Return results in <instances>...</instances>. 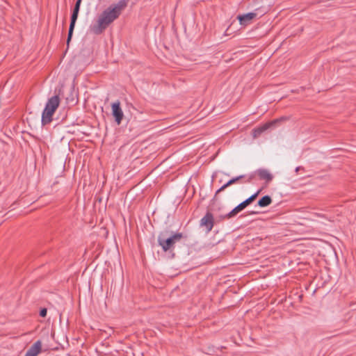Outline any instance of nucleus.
I'll use <instances>...</instances> for the list:
<instances>
[{"label": "nucleus", "instance_id": "nucleus-1", "mask_svg": "<svg viewBox=\"0 0 356 356\" xmlns=\"http://www.w3.org/2000/svg\"><path fill=\"white\" fill-rule=\"evenodd\" d=\"M130 0H120L105 9L99 15L97 22L90 26V31L95 35L102 34L105 29L128 6Z\"/></svg>", "mask_w": 356, "mask_h": 356}, {"label": "nucleus", "instance_id": "nucleus-2", "mask_svg": "<svg viewBox=\"0 0 356 356\" xmlns=\"http://www.w3.org/2000/svg\"><path fill=\"white\" fill-rule=\"evenodd\" d=\"M168 230L162 232L159 234L157 238L159 245L165 252L172 251L175 248V244L184 237L183 234L180 232L172 233L168 236Z\"/></svg>", "mask_w": 356, "mask_h": 356}, {"label": "nucleus", "instance_id": "nucleus-3", "mask_svg": "<svg viewBox=\"0 0 356 356\" xmlns=\"http://www.w3.org/2000/svg\"><path fill=\"white\" fill-rule=\"evenodd\" d=\"M59 95H56L48 99L45 107L42 113L41 122L42 125H47L53 120V115L60 105Z\"/></svg>", "mask_w": 356, "mask_h": 356}, {"label": "nucleus", "instance_id": "nucleus-4", "mask_svg": "<svg viewBox=\"0 0 356 356\" xmlns=\"http://www.w3.org/2000/svg\"><path fill=\"white\" fill-rule=\"evenodd\" d=\"M112 115L115 118V122L118 125L122 123V120L124 118V113L120 106V101H116L111 104Z\"/></svg>", "mask_w": 356, "mask_h": 356}, {"label": "nucleus", "instance_id": "nucleus-5", "mask_svg": "<svg viewBox=\"0 0 356 356\" xmlns=\"http://www.w3.org/2000/svg\"><path fill=\"white\" fill-rule=\"evenodd\" d=\"M79 9L74 8L73 11H72V15H71L70 24V27H69L68 34H67V47H69L70 42V41L72 40V38L73 31H74V27H75V24H76V22L77 20L78 15H79Z\"/></svg>", "mask_w": 356, "mask_h": 356}, {"label": "nucleus", "instance_id": "nucleus-6", "mask_svg": "<svg viewBox=\"0 0 356 356\" xmlns=\"http://www.w3.org/2000/svg\"><path fill=\"white\" fill-rule=\"evenodd\" d=\"M281 120H282V118L275 119V120H272L270 122H266V123L264 124L263 125H261V126H260V127H259L257 128L254 129L252 130V136H253V137L254 138L259 137L264 131H266L267 129H268L271 127L274 126L275 124H276L277 123H278Z\"/></svg>", "mask_w": 356, "mask_h": 356}, {"label": "nucleus", "instance_id": "nucleus-7", "mask_svg": "<svg viewBox=\"0 0 356 356\" xmlns=\"http://www.w3.org/2000/svg\"><path fill=\"white\" fill-rule=\"evenodd\" d=\"M257 16V13L256 12H251L243 15H238L236 18L241 26H246L252 24V20L256 18Z\"/></svg>", "mask_w": 356, "mask_h": 356}, {"label": "nucleus", "instance_id": "nucleus-8", "mask_svg": "<svg viewBox=\"0 0 356 356\" xmlns=\"http://www.w3.org/2000/svg\"><path fill=\"white\" fill-rule=\"evenodd\" d=\"M214 225L213 216L211 213L207 212L200 220V226L205 227L207 232H209L213 229Z\"/></svg>", "mask_w": 356, "mask_h": 356}, {"label": "nucleus", "instance_id": "nucleus-9", "mask_svg": "<svg viewBox=\"0 0 356 356\" xmlns=\"http://www.w3.org/2000/svg\"><path fill=\"white\" fill-rule=\"evenodd\" d=\"M42 350V342L40 340L35 341L26 351L24 356H38Z\"/></svg>", "mask_w": 356, "mask_h": 356}, {"label": "nucleus", "instance_id": "nucleus-10", "mask_svg": "<svg viewBox=\"0 0 356 356\" xmlns=\"http://www.w3.org/2000/svg\"><path fill=\"white\" fill-rule=\"evenodd\" d=\"M257 174L260 179L265 180L267 183L271 181L273 178V175L266 169H259Z\"/></svg>", "mask_w": 356, "mask_h": 356}, {"label": "nucleus", "instance_id": "nucleus-11", "mask_svg": "<svg viewBox=\"0 0 356 356\" xmlns=\"http://www.w3.org/2000/svg\"><path fill=\"white\" fill-rule=\"evenodd\" d=\"M245 177V175H239L236 177H233L232 179H229L226 184H225L223 186H222L216 192L215 197L221 191H224L226 188L231 186L232 184H234L236 183L238 180L241 179H243Z\"/></svg>", "mask_w": 356, "mask_h": 356}, {"label": "nucleus", "instance_id": "nucleus-12", "mask_svg": "<svg viewBox=\"0 0 356 356\" xmlns=\"http://www.w3.org/2000/svg\"><path fill=\"white\" fill-rule=\"evenodd\" d=\"M246 207L244 205L243 202L240 203L235 208H234L230 212L227 213L224 218H231L236 216L239 212L243 211Z\"/></svg>", "mask_w": 356, "mask_h": 356}, {"label": "nucleus", "instance_id": "nucleus-13", "mask_svg": "<svg viewBox=\"0 0 356 356\" xmlns=\"http://www.w3.org/2000/svg\"><path fill=\"white\" fill-rule=\"evenodd\" d=\"M246 207L244 205L243 202L240 203L235 208H234L230 212L227 213L224 218H231L236 216L239 212L243 211Z\"/></svg>", "mask_w": 356, "mask_h": 356}, {"label": "nucleus", "instance_id": "nucleus-14", "mask_svg": "<svg viewBox=\"0 0 356 356\" xmlns=\"http://www.w3.org/2000/svg\"><path fill=\"white\" fill-rule=\"evenodd\" d=\"M272 202V199L269 195H264L257 202L260 207H266L270 205Z\"/></svg>", "mask_w": 356, "mask_h": 356}, {"label": "nucleus", "instance_id": "nucleus-15", "mask_svg": "<svg viewBox=\"0 0 356 356\" xmlns=\"http://www.w3.org/2000/svg\"><path fill=\"white\" fill-rule=\"evenodd\" d=\"M47 309H46V308H42V309H40V316L41 317L44 318V317H46V316H47Z\"/></svg>", "mask_w": 356, "mask_h": 356}, {"label": "nucleus", "instance_id": "nucleus-16", "mask_svg": "<svg viewBox=\"0 0 356 356\" xmlns=\"http://www.w3.org/2000/svg\"><path fill=\"white\" fill-rule=\"evenodd\" d=\"M260 192L261 190H259L257 192H256L255 193L252 194L250 197H249V198L252 200V201L253 202L257 197Z\"/></svg>", "mask_w": 356, "mask_h": 356}, {"label": "nucleus", "instance_id": "nucleus-17", "mask_svg": "<svg viewBox=\"0 0 356 356\" xmlns=\"http://www.w3.org/2000/svg\"><path fill=\"white\" fill-rule=\"evenodd\" d=\"M244 205L247 207L249 204H250L252 201V200H250L249 197L248 199H246L245 200H244L243 202H242Z\"/></svg>", "mask_w": 356, "mask_h": 356}, {"label": "nucleus", "instance_id": "nucleus-18", "mask_svg": "<svg viewBox=\"0 0 356 356\" xmlns=\"http://www.w3.org/2000/svg\"><path fill=\"white\" fill-rule=\"evenodd\" d=\"M81 3V0H76L74 8L80 10Z\"/></svg>", "mask_w": 356, "mask_h": 356}, {"label": "nucleus", "instance_id": "nucleus-19", "mask_svg": "<svg viewBox=\"0 0 356 356\" xmlns=\"http://www.w3.org/2000/svg\"><path fill=\"white\" fill-rule=\"evenodd\" d=\"M314 215H315V216H318V217L325 218V215H324V214H322V213H316Z\"/></svg>", "mask_w": 356, "mask_h": 356}, {"label": "nucleus", "instance_id": "nucleus-20", "mask_svg": "<svg viewBox=\"0 0 356 356\" xmlns=\"http://www.w3.org/2000/svg\"><path fill=\"white\" fill-rule=\"evenodd\" d=\"M300 170H303V168L301 166H298L296 168V172H298Z\"/></svg>", "mask_w": 356, "mask_h": 356}, {"label": "nucleus", "instance_id": "nucleus-21", "mask_svg": "<svg viewBox=\"0 0 356 356\" xmlns=\"http://www.w3.org/2000/svg\"><path fill=\"white\" fill-rule=\"evenodd\" d=\"M66 100H67V102H69V98H68V97H67V98H66Z\"/></svg>", "mask_w": 356, "mask_h": 356}, {"label": "nucleus", "instance_id": "nucleus-22", "mask_svg": "<svg viewBox=\"0 0 356 356\" xmlns=\"http://www.w3.org/2000/svg\"><path fill=\"white\" fill-rule=\"evenodd\" d=\"M354 314L356 316V311L353 314V315Z\"/></svg>", "mask_w": 356, "mask_h": 356}]
</instances>
